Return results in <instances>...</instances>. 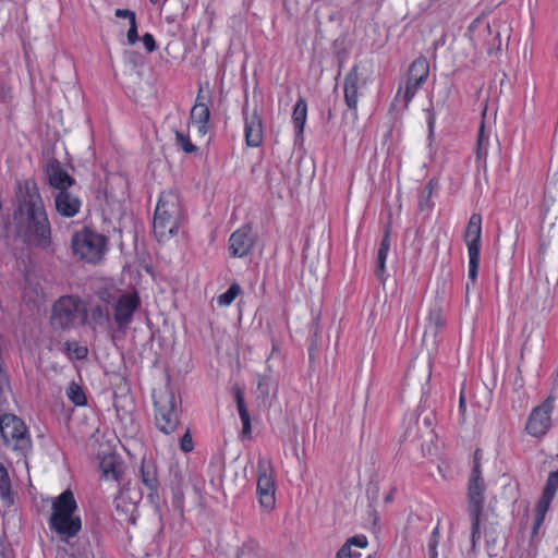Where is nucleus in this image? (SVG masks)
<instances>
[{"instance_id": "obj_46", "label": "nucleus", "mask_w": 558, "mask_h": 558, "mask_svg": "<svg viewBox=\"0 0 558 558\" xmlns=\"http://www.w3.org/2000/svg\"><path fill=\"white\" fill-rule=\"evenodd\" d=\"M465 412H466L465 397H464V393L461 392L460 398H459V414H460L459 421H460V423L465 422V420H466Z\"/></svg>"}, {"instance_id": "obj_44", "label": "nucleus", "mask_w": 558, "mask_h": 558, "mask_svg": "<svg viewBox=\"0 0 558 558\" xmlns=\"http://www.w3.org/2000/svg\"><path fill=\"white\" fill-rule=\"evenodd\" d=\"M427 114L428 138H432L434 135L436 117L435 112L432 109H427Z\"/></svg>"}, {"instance_id": "obj_55", "label": "nucleus", "mask_w": 558, "mask_h": 558, "mask_svg": "<svg viewBox=\"0 0 558 558\" xmlns=\"http://www.w3.org/2000/svg\"><path fill=\"white\" fill-rule=\"evenodd\" d=\"M486 29H487L488 33H492V29H490L489 25L486 26Z\"/></svg>"}, {"instance_id": "obj_12", "label": "nucleus", "mask_w": 558, "mask_h": 558, "mask_svg": "<svg viewBox=\"0 0 558 558\" xmlns=\"http://www.w3.org/2000/svg\"><path fill=\"white\" fill-rule=\"evenodd\" d=\"M141 306V299L136 292H123L114 302L112 318L118 330H125L133 320L134 313Z\"/></svg>"}, {"instance_id": "obj_13", "label": "nucleus", "mask_w": 558, "mask_h": 558, "mask_svg": "<svg viewBox=\"0 0 558 558\" xmlns=\"http://www.w3.org/2000/svg\"><path fill=\"white\" fill-rule=\"evenodd\" d=\"M245 143L248 147H259L264 140L263 120L257 106L250 110L247 97L242 109Z\"/></svg>"}, {"instance_id": "obj_21", "label": "nucleus", "mask_w": 558, "mask_h": 558, "mask_svg": "<svg viewBox=\"0 0 558 558\" xmlns=\"http://www.w3.org/2000/svg\"><path fill=\"white\" fill-rule=\"evenodd\" d=\"M101 476L106 480L119 481L122 464L114 454L105 456L99 463Z\"/></svg>"}, {"instance_id": "obj_14", "label": "nucleus", "mask_w": 558, "mask_h": 558, "mask_svg": "<svg viewBox=\"0 0 558 558\" xmlns=\"http://www.w3.org/2000/svg\"><path fill=\"white\" fill-rule=\"evenodd\" d=\"M138 475L143 486L147 489L148 499L158 508L160 502V481L156 461L151 458L144 457L138 470Z\"/></svg>"}, {"instance_id": "obj_7", "label": "nucleus", "mask_w": 558, "mask_h": 558, "mask_svg": "<svg viewBox=\"0 0 558 558\" xmlns=\"http://www.w3.org/2000/svg\"><path fill=\"white\" fill-rule=\"evenodd\" d=\"M71 246L75 255L87 263L99 262L107 250V238L85 228L73 234Z\"/></svg>"}, {"instance_id": "obj_51", "label": "nucleus", "mask_w": 558, "mask_h": 558, "mask_svg": "<svg viewBox=\"0 0 558 558\" xmlns=\"http://www.w3.org/2000/svg\"><path fill=\"white\" fill-rule=\"evenodd\" d=\"M199 102H206L208 104L209 102V97L205 96L203 94V88L199 87L198 89V93H197V97H196V102L195 104H199Z\"/></svg>"}, {"instance_id": "obj_52", "label": "nucleus", "mask_w": 558, "mask_h": 558, "mask_svg": "<svg viewBox=\"0 0 558 558\" xmlns=\"http://www.w3.org/2000/svg\"><path fill=\"white\" fill-rule=\"evenodd\" d=\"M367 495H368L369 498L376 499L377 495H378V486L374 485L372 487H368L367 488Z\"/></svg>"}, {"instance_id": "obj_30", "label": "nucleus", "mask_w": 558, "mask_h": 558, "mask_svg": "<svg viewBox=\"0 0 558 558\" xmlns=\"http://www.w3.org/2000/svg\"><path fill=\"white\" fill-rule=\"evenodd\" d=\"M175 145L185 154H193L197 151V147L191 142L190 136L180 131L175 132Z\"/></svg>"}, {"instance_id": "obj_18", "label": "nucleus", "mask_w": 558, "mask_h": 558, "mask_svg": "<svg viewBox=\"0 0 558 558\" xmlns=\"http://www.w3.org/2000/svg\"><path fill=\"white\" fill-rule=\"evenodd\" d=\"M49 184L58 191L69 190L74 184V179L62 168L58 160H50L46 167Z\"/></svg>"}, {"instance_id": "obj_17", "label": "nucleus", "mask_w": 558, "mask_h": 558, "mask_svg": "<svg viewBox=\"0 0 558 558\" xmlns=\"http://www.w3.org/2000/svg\"><path fill=\"white\" fill-rule=\"evenodd\" d=\"M54 208L57 213L65 218H72L76 214H78L82 202L81 199L71 193L66 189H62V191H58L54 196Z\"/></svg>"}, {"instance_id": "obj_41", "label": "nucleus", "mask_w": 558, "mask_h": 558, "mask_svg": "<svg viewBox=\"0 0 558 558\" xmlns=\"http://www.w3.org/2000/svg\"><path fill=\"white\" fill-rule=\"evenodd\" d=\"M257 391L259 395L264 398L268 397L269 395V384L268 378L266 376H259L258 383H257Z\"/></svg>"}, {"instance_id": "obj_38", "label": "nucleus", "mask_w": 558, "mask_h": 558, "mask_svg": "<svg viewBox=\"0 0 558 558\" xmlns=\"http://www.w3.org/2000/svg\"><path fill=\"white\" fill-rule=\"evenodd\" d=\"M482 456H483V453H482L481 449H476L474 451V454H473V466H472V471H471V475L470 476L482 475V469H481Z\"/></svg>"}, {"instance_id": "obj_34", "label": "nucleus", "mask_w": 558, "mask_h": 558, "mask_svg": "<svg viewBox=\"0 0 558 558\" xmlns=\"http://www.w3.org/2000/svg\"><path fill=\"white\" fill-rule=\"evenodd\" d=\"M241 422H242V435L250 436L252 432L251 417L246 405L238 409Z\"/></svg>"}, {"instance_id": "obj_23", "label": "nucleus", "mask_w": 558, "mask_h": 558, "mask_svg": "<svg viewBox=\"0 0 558 558\" xmlns=\"http://www.w3.org/2000/svg\"><path fill=\"white\" fill-rule=\"evenodd\" d=\"M445 325L446 319L442 310L436 306L429 311L425 333H430L436 337L438 332L445 327Z\"/></svg>"}, {"instance_id": "obj_37", "label": "nucleus", "mask_w": 558, "mask_h": 558, "mask_svg": "<svg viewBox=\"0 0 558 558\" xmlns=\"http://www.w3.org/2000/svg\"><path fill=\"white\" fill-rule=\"evenodd\" d=\"M486 142H487V138L485 137V134H484V124H482L480 128V131H478V135H477L476 155H477L478 159H481L483 156H486V154H487Z\"/></svg>"}, {"instance_id": "obj_1", "label": "nucleus", "mask_w": 558, "mask_h": 558, "mask_svg": "<svg viewBox=\"0 0 558 558\" xmlns=\"http://www.w3.org/2000/svg\"><path fill=\"white\" fill-rule=\"evenodd\" d=\"M13 223L23 243L40 248L51 244V226L37 183L23 180L15 187Z\"/></svg>"}, {"instance_id": "obj_49", "label": "nucleus", "mask_w": 558, "mask_h": 558, "mask_svg": "<svg viewBox=\"0 0 558 558\" xmlns=\"http://www.w3.org/2000/svg\"><path fill=\"white\" fill-rule=\"evenodd\" d=\"M495 48L496 49L500 48L499 32L495 33V37H494L493 41L489 44L488 52L492 53Z\"/></svg>"}, {"instance_id": "obj_45", "label": "nucleus", "mask_w": 558, "mask_h": 558, "mask_svg": "<svg viewBox=\"0 0 558 558\" xmlns=\"http://www.w3.org/2000/svg\"><path fill=\"white\" fill-rule=\"evenodd\" d=\"M181 449L184 451V452H190L193 450V441H192V437L191 435L189 434V432H186L183 437L181 438Z\"/></svg>"}, {"instance_id": "obj_6", "label": "nucleus", "mask_w": 558, "mask_h": 558, "mask_svg": "<svg viewBox=\"0 0 558 558\" xmlns=\"http://www.w3.org/2000/svg\"><path fill=\"white\" fill-rule=\"evenodd\" d=\"M485 492L486 484L483 475L470 476L466 511L471 521V543L473 548L481 538V520L485 504Z\"/></svg>"}, {"instance_id": "obj_43", "label": "nucleus", "mask_w": 558, "mask_h": 558, "mask_svg": "<svg viewBox=\"0 0 558 558\" xmlns=\"http://www.w3.org/2000/svg\"><path fill=\"white\" fill-rule=\"evenodd\" d=\"M114 15L120 19H128L129 23L136 20L135 12L128 9H117Z\"/></svg>"}, {"instance_id": "obj_22", "label": "nucleus", "mask_w": 558, "mask_h": 558, "mask_svg": "<svg viewBox=\"0 0 558 558\" xmlns=\"http://www.w3.org/2000/svg\"><path fill=\"white\" fill-rule=\"evenodd\" d=\"M389 250H390V231H389V229H387L385 231V234H384L381 242L379 244V247H378L377 266H376V270H375L376 277L381 282H385V277H384L385 265H386V259H387Z\"/></svg>"}, {"instance_id": "obj_32", "label": "nucleus", "mask_w": 558, "mask_h": 558, "mask_svg": "<svg viewBox=\"0 0 558 558\" xmlns=\"http://www.w3.org/2000/svg\"><path fill=\"white\" fill-rule=\"evenodd\" d=\"M68 397L75 405H84L86 403L85 393L77 385L70 386Z\"/></svg>"}, {"instance_id": "obj_31", "label": "nucleus", "mask_w": 558, "mask_h": 558, "mask_svg": "<svg viewBox=\"0 0 558 558\" xmlns=\"http://www.w3.org/2000/svg\"><path fill=\"white\" fill-rule=\"evenodd\" d=\"M65 350L70 357L83 360L87 356L88 350L86 347L80 345L77 342H65Z\"/></svg>"}, {"instance_id": "obj_2", "label": "nucleus", "mask_w": 558, "mask_h": 558, "mask_svg": "<svg viewBox=\"0 0 558 558\" xmlns=\"http://www.w3.org/2000/svg\"><path fill=\"white\" fill-rule=\"evenodd\" d=\"M76 509L77 505L74 495L69 489L53 499L48 525L58 541L69 544L81 531L82 521L75 514Z\"/></svg>"}, {"instance_id": "obj_29", "label": "nucleus", "mask_w": 558, "mask_h": 558, "mask_svg": "<svg viewBox=\"0 0 558 558\" xmlns=\"http://www.w3.org/2000/svg\"><path fill=\"white\" fill-rule=\"evenodd\" d=\"M242 289L239 283H232L228 290L220 294L217 299V302L220 306H229L235 298L241 293Z\"/></svg>"}, {"instance_id": "obj_47", "label": "nucleus", "mask_w": 558, "mask_h": 558, "mask_svg": "<svg viewBox=\"0 0 558 558\" xmlns=\"http://www.w3.org/2000/svg\"><path fill=\"white\" fill-rule=\"evenodd\" d=\"M233 392H234V399H235V402H236V408H242L245 404V400H244V392L243 390L240 388V387H234L233 388Z\"/></svg>"}, {"instance_id": "obj_19", "label": "nucleus", "mask_w": 558, "mask_h": 558, "mask_svg": "<svg viewBox=\"0 0 558 558\" xmlns=\"http://www.w3.org/2000/svg\"><path fill=\"white\" fill-rule=\"evenodd\" d=\"M361 78L359 66L354 65L344 77V101L349 109L356 111Z\"/></svg>"}, {"instance_id": "obj_48", "label": "nucleus", "mask_w": 558, "mask_h": 558, "mask_svg": "<svg viewBox=\"0 0 558 558\" xmlns=\"http://www.w3.org/2000/svg\"><path fill=\"white\" fill-rule=\"evenodd\" d=\"M437 534H438V527H436V529L433 531V533H432V537H430V539H429V550H430V556H432V558H434V557L437 555V553H436V550H435V548H436V544H437V539H436Z\"/></svg>"}, {"instance_id": "obj_3", "label": "nucleus", "mask_w": 558, "mask_h": 558, "mask_svg": "<svg viewBox=\"0 0 558 558\" xmlns=\"http://www.w3.org/2000/svg\"><path fill=\"white\" fill-rule=\"evenodd\" d=\"M182 218L181 201L173 191L162 192L155 210L153 229L156 239L161 242L177 234Z\"/></svg>"}, {"instance_id": "obj_15", "label": "nucleus", "mask_w": 558, "mask_h": 558, "mask_svg": "<svg viewBox=\"0 0 558 558\" xmlns=\"http://www.w3.org/2000/svg\"><path fill=\"white\" fill-rule=\"evenodd\" d=\"M428 74L429 63L425 57L421 56L412 62L403 95L405 106L413 99L421 85L425 83Z\"/></svg>"}, {"instance_id": "obj_25", "label": "nucleus", "mask_w": 558, "mask_h": 558, "mask_svg": "<svg viewBox=\"0 0 558 558\" xmlns=\"http://www.w3.org/2000/svg\"><path fill=\"white\" fill-rule=\"evenodd\" d=\"M0 497L7 504H13L11 478L7 466L0 462Z\"/></svg>"}, {"instance_id": "obj_53", "label": "nucleus", "mask_w": 558, "mask_h": 558, "mask_svg": "<svg viewBox=\"0 0 558 558\" xmlns=\"http://www.w3.org/2000/svg\"><path fill=\"white\" fill-rule=\"evenodd\" d=\"M349 554H350V558H360L361 557L360 553L353 551L350 547H349Z\"/></svg>"}, {"instance_id": "obj_9", "label": "nucleus", "mask_w": 558, "mask_h": 558, "mask_svg": "<svg viewBox=\"0 0 558 558\" xmlns=\"http://www.w3.org/2000/svg\"><path fill=\"white\" fill-rule=\"evenodd\" d=\"M482 239V217L480 214H473L468 222L464 240L469 253V274L468 277L474 284L477 278L480 266V248Z\"/></svg>"}, {"instance_id": "obj_40", "label": "nucleus", "mask_w": 558, "mask_h": 558, "mask_svg": "<svg viewBox=\"0 0 558 558\" xmlns=\"http://www.w3.org/2000/svg\"><path fill=\"white\" fill-rule=\"evenodd\" d=\"M126 37H128V41H129V44H130V45H134V44H136V43H137V40L140 39V37H138V33H137V24H136V20H135V21L133 20V21L130 23V28H129V31H128V35H126Z\"/></svg>"}, {"instance_id": "obj_42", "label": "nucleus", "mask_w": 558, "mask_h": 558, "mask_svg": "<svg viewBox=\"0 0 558 558\" xmlns=\"http://www.w3.org/2000/svg\"><path fill=\"white\" fill-rule=\"evenodd\" d=\"M142 40H143V44L148 52H153L156 50V48H157L156 41L151 34H149V33L144 34L142 37Z\"/></svg>"}, {"instance_id": "obj_26", "label": "nucleus", "mask_w": 558, "mask_h": 558, "mask_svg": "<svg viewBox=\"0 0 558 558\" xmlns=\"http://www.w3.org/2000/svg\"><path fill=\"white\" fill-rule=\"evenodd\" d=\"M112 319L113 318L108 306L104 307L101 305H97L92 310V320L100 328L109 329L111 327Z\"/></svg>"}, {"instance_id": "obj_4", "label": "nucleus", "mask_w": 558, "mask_h": 558, "mask_svg": "<svg viewBox=\"0 0 558 558\" xmlns=\"http://www.w3.org/2000/svg\"><path fill=\"white\" fill-rule=\"evenodd\" d=\"M0 435L3 445L17 458H26L32 451L31 435L19 416L11 413L0 415Z\"/></svg>"}, {"instance_id": "obj_35", "label": "nucleus", "mask_w": 558, "mask_h": 558, "mask_svg": "<svg viewBox=\"0 0 558 558\" xmlns=\"http://www.w3.org/2000/svg\"><path fill=\"white\" fill-rule=\"evenodd\" d=\"M434 185L433 182L429 181L422 190L421 201L418 203V208L424 210L429 207V198L433 194Z\"/></svg>"}, {"instance_id": "obj_39", "label": "nucleus", "mask_w": 558, "mask_h": 558, "mask_svg": "<svg viewBox=\"0 0 558 558\" xmlns=\"http://www.w3.org/2000/svg\"><path fill=\"white\" fill-rule=\"evenodd\" d=\"M343 546H348L350 548H351V546L364 548L367 546V538L364 535H355V536L349 538Z\"/></svg>"}, {"instance_id": "obj_33", "label": "nucleus", "mask_w": 558, "mask_h": 558, "mask_svg": "<svg viewBox=\"0 0 558 558\" xmlns=\"http://www.w3.org/2000/svg\"><path fill=\"white\" fill-rule=\"evenodd\" d=\"M541 526H542V523L533 522L531 541H530L529 547L526 549L529 558H534L537 555L536 538H537L538 530Z\"/></svg>"}, {"instance_id": "obj_24", "label": "nucleus", "mask_w": 558, "mask_h": 558, "mask_svg": "<svg viewBox=\"0 0 558 558\" xmlns=\"http://www.w3.org/2000/svg\"><path fill=\"white\" fill-rule=\"evenodd\" d=\"M307 117V104L304 98H299L292 113V121L296 135H302Z\"/></svg>"}, {"instance_id": "obj_56", "label": "nucleus", "mask_w": 558, "mask_h": 558, "mask_svg": "<svg viewBox=\"0 0 558 558\" xmlns=\"http://www.w3.org/2000/svg\"><path fill=\"white\" fill-rule=\"evenodd\" d=\"M151 3L156 4L159 0H149Z\"/></svg>"}, {"instance_id": "obj_20", "label": "nucleus", "mask_w": 558, "mask_h": 558, "mask_svg": "<svg viewBox=\"0 0 558 558\" xmlns=\"http://www.w3.org/2000/svg\"><path fill=\"white\" fill-rule=\"evenodd\" d=\"M210 118V111L208 104L199 102L195 104L191 110V122L197 126L198 133L205 135L208 132V122Z\"/></svg>"}, {"instance_id": "obj_5", "label": "nucleus", "mask_w": 558, "mask_h": 558, "mask_svg": "<svg viewBox=\"0 0 558 558\" xmlns=\"http://www.w3.org/2000/svg\"><path fill=\"white\" fill-rule=\"evenodd\" d=\"M86 306L76 295H62L52 305L50 325L54 330H70L86 319Z\"/></svg>"}, {"instance_id": "obj_50", "label": "nucleus", "mask_w": 558, "mask_h": 558, "mask_svg": "<svg viewBox=\"0 0 558 558\" xmlns=\"http://www.w3.org/2000/svg\"><path fill=\"white\" fill-rule=\"evenodd\" d=\"M336 558H350V554H349V547L348 546H342L337 555H336Z\"/></svg>"}, {"instance_id": "obj_27", "label": "nucleus", "mask_w": 558, "mask_h": 558, "mask_svg": "<svg viewBox=\"0 0 558 558\" xmlns=\"http://www.w3.org/2000/svg\"><path fill=\"white\" fill-rule=\"evenodd\" d=\"M557 489H558V471H553L549 473V475L547 477L545 487L543 489V494L539 499L551 504Z\"/></svg>"}, {"instance_id": "obj_54", "label": "nucleus", "mask_w": 558, "mask_h": 558, "mask_svg": "<svg viewBox=\"0 0 558 558\" xmlns=\"http://www.w3.org/2000/svg\"><path fill=\"white\" fill-rule=\"evenodd\" d=\"M391 499H392V496L390 494L387 495L386 498H385L386 501H390Z\"/></svg>"}, {"instance_id": "obj_36", "label": "nucleus", "mask_w": 558, "mask_h": 558, "mask_svg": "<svg viewBox=\"0 0 558 558\" xmlns=\"http://www.w3.org/2000/svg\"><path fill=\"white\" fill-rule=\"evenodd\" d=\"M550 507V502L538 499L535 507L534 522L542 523L545 520V515Z\"/></svg>"}, {"instance_id": "obj_16", "label": "nucleus", "mask_w": 558, "mask_h": 558, "mask_svg": "<svg viewBox=\"0 0 558 558\" xmlns=\"http://www.w3.org/2000/svg\"><path fill=\"white\" fill-rule=\"evenodd\" d=\"M255 244V236L250 227L244 226L234 231L229 239V251L232 257H245Z\"/></svg>"}, {"instance_id": "obj_10", "label": "nucleus", "mask_w": 558, "mask_h": 558, "mask_svg": "<svg viewBox=\"0 0 558 558\" xmlns=\"http://www.w3.org/2000/svg\"><path fill=\"white\" fill-rule=\"evenodd\" d=\"M555 398L548 396L539 405L535 407L526 421L525 432L534 437H544L551 427V413L554 410Z\"/></svg>"}, {"instance_id": "obj_11", "label": "nucleus", "mask_w": 558, "mask_h": 558, "mask_svg": "<svg viewBox=\"0 0 558 558\" xmlns=\"http://www.w3.org/2000/svg\"><path fill=\"white\" fill-rule=\"evenodd\" d=\"M258 480H257V495L259 505L266 510H271L275 507V480L272 476V468L268 460L260 458L257 463Z\"/></svg>"}, {"instance_id": "obj_8", "label": "nucleus", "mask_w": 558, "mask_h": 558, "mask_svg": "<svg viewBox=\"0 0 558 558\" xmlns=\"http://www.w3.org/2000/svg\"><path fill=\"white\" fill-rule=\"evenodd\" d=\"M154 405L157 428L166 435L173 433L179 425L174 393L168 389L159 391L154 396Z\"/></svg>"}, {"instance_id": "obj_28", "label": "nucleus", "mask_w": 558, "mask_h": 558, "mask_svg": "<svg viewBox=\"0 0 558 558\" xmlns=\"http://www.w3.org/2000/svg\"><path fill=\"white\" fill-rule=\"evenodd\" d=\"M123 292L114 289V288H100L97 291L98 299L108 305V307H112L114 302L120 298V294Z\"/></svg>"}]
</instances>
